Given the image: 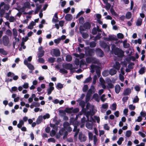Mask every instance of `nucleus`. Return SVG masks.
I'll list each match as a JSON object with an SVG mask.
<instances>
[{"mask_svg": "<svg viewBox=\"0 0 146 146\" xmlns=\"http://www.w3.org/2000/svg\"><path fill=\"white\" fill-rule=\"evenodd\" d=\"M91 27V24L88 22L84 23L83 25L80 26L79 30L81 31H84L86 30H89Z\"/></svg>", "mask_w": 146, "mask_h": 146, "instance_id": "f257e3e1", "label": "nucleus"}, {"mask_svg": "<svg viewBox=\"0 0 146 146\" xmlns=\"http://www.w3.org/2000/svg\"><path fill=\"white\" fill-rule=\"evenodd\" d=\"M114 54L118 57H122L124 56V52L118 48H116L113 52Z\"/></svg>", "mask_w": 146, "mask_h": 146, "instance_id": "f03ea898", "label": "nucleus"}, {"mask_svg": "<svg viewBox=\"0 0 146 146\" xmlns=\"http://www.w3.org/2000/svg\"><path fill=\"white\" fill-rule=\"evenodd\" d=\"M85 54L88 56H92L94 54L95 50L94 49L90 48L88 47H85Z\"/></svg>", "mask_w": 146, "mask_h": 146, "instance_id": "7ed1b4c3", "label": "nucleus"}, {"mask_svg": "<svg viewBox=\"0 0 146 146\" xmlns=\"http://www.w3.org/2000/svg\"><path fill=\"white\" fill-rule=\"evenodd\" d=\"M2 42L3 45L5 46H7L9 43L10 40L8 36L5 35L2 37Z\"/></svg>", "mask_w": 146, "mask_h": 146, "instance_id": "20e7f679", "label": "nucleus"}, {"mask_svg": "<svg viewBox=\"0 0 146 146\" xmlns=\"http://www.w3.org/2000/svg\"><path fill=\"white\" fill-rule=\"evenodd\" d=\"M95 51L97 56L100 57H103L104 55V52L100 48H96Z\"/></svg>", "mask_w": 146, "mask_h": 146, "instance_id": "39448f33", "label": "nucleus"}, {"mask_svg": "<svg viewBox=\"0 0 146 146\" xmlns=\"http://www.w3.org/2000/svg\"><path fill=\"white\" fill-rule=\"evenodd\" d=\"M87 137L82 133H79L78 135V139L81 142H85L86 140Z\"/></svg>", "mask_w": 146, "mask_h": 146, "instance_id": "423d86ee", "label": "nucleus"}, {"mask_svg": "<svg viewBox=\"0 0 146 146\" xmlns=\"http://www.w3.org/2000/svg\"><path fill=\"white\" fill-rule=\"evenodd\" d=\"M104 39L105 40L108 41L117 40V39L115 37H113L112 35H109L108 38L107 37H104Z\"/></svg>", "mask_w": 146, "mask_h": 146, "instance_id": "0eeeda50", "label": "nucleus"}, {"mask_svg": "<svg viewBox=\"0 0 146 146\" xmlns=\"http://www.w3.org/2000/svg\"><path fill=\"white\" fill-rule=\"evenodd\" d=\"M53 53L56 57L60 56V50L58 48L54 49L53 50Z\"/></svg>", "mask_w": 146, "mask_h": 146, "instance_id": "6e6552de", "label": "nucleus"}, {"mask_svg": "<svg viewBox=\"0 0 146 146\" xmlns=\"http://www.w3.org/2000/svg\"><path fill=\"white\" fill-rule=\"evenodd\" d=\"M101 46L104 49H106L108 51H109L110 50V45H108L106 42H102Z\"/></svg>", "mask_w": 146, "mask_h": 146, "instance_id": "1a4fd4ad", "label": "nucleus"}, {"mask_svg": "<svg viewBox=\"0 0 146 146\" xmlns=\"http://www.w3.org/2000/svg\"><path fill=\"white\" fill-rule=\"evenodd\" d=\"M63 67L66 69L71 70L72 69L73 65L71 64L66 63L64 65Z\"/></svg>", "mask_w": 146, "mask_h": 146, "instance_id": "9d476101", "label": "nucleus"}, {"mask_svg": "<svg viewBox=\"0 0 146 146\" xmlns=\"http://www.w3.org/2000/svg\"><path fill=\"white\" fill-rule=\"evenodd\" d=\"M131 92V90L129 88H127L124 90L123 94L124 96H128L129 95Z\"/></svg>", "mask_w": 146, "mask_h": 146, "instance_id": "9b49d317", "label": "nucleus"}, {"mask_svg": "<svg viewBox=\"0 0 146 146\" xmlns=\"http://www.w3.org/2000/svg\"><path fill=\"white\" fill-rule=\"evenodd\" d=\"M80 33L83 38L84 39H86L89 37V35L86 33H84L83 31H81L80 30Z\"/></svg>", "mask_w": 146, "mask_h": 146, "instance_id": "f8f14e48", "label": "nucleus"}, {"mask_svg": "<svg viewBox=\"0 0 146 146\" xmlns=\"http://www.w3.org/2000/svg\"><path fill=\"white\" fill-rule=\"evenodd\" d=\"M65 18L67 21H70L72 19V16L71 14H67L66 15Z\"/></svg>", "mask_w": 146, "mask_h": 146, "instance_id": "ddd939ff", "label": "nucleus"}, {"mask_svg": "<svg viewBox=\"0 0 146 146\" xmlns=\"http://www.w3.org/2000/svg\"><path fill=\"white\" fill-rule=\"evenodd\" d=\"M121 66V65L119 62H115V65H114L113 66V68L119 70Z\"/></svg>", "mask_w": 146, "mask_h": 146, "instance_id": "4468645a", "label": "nucleus"}, {"mask_svg": "<svg viewBox=\"0 0 146 146\" xmlns=\"http://www.w3.org/2000/svg\"><path fill=\"white\" fill-rule=\"evenodd\" d=\"M121 88L120 86L118 84L115 85V92L117 94H118Z\"/></svg>", "mask_w": 146, "mask_h": 146, "instance_id": "2eb2a0df", "label": "nucleus"}, {"mask_svg": "<svg viewBox=\"0 0 146 146\" xmlns=\"http://www.w3.org/2000/svg\"><path fill=\"white\" fill-rule=\"evenodd\" d=\"M73 109V107H71L70 108L66 107L64 110V111L67 113H71L72 112V110Z\"/></svg>", "mask_w": 146, "mask_h": 146, "instance_id": "dca6fc26", "label": "nucleus"}, {"mask_svg": "<svg viewBox=\"0 0 146 146\" xmlns=\"http://www.w3.org/2000/svg\"><path fill=\"white\" fill-rule=\"evenodd\" d=\"M123 46L125 48H127L129 47L130 44L129 43H127V40H125L123 42Z\"/></svg>", "mask_w": 146, "mask_h": 146, "instance_id": "f3484780", "label": "nucleus"}, {"mask_svg": "<svg viewBox=\"0 0 146 146\" xmlns=\"http://www.w3.org/2000/svg\"><path fill=\"white\" fill-rule=\"evenodd\" d=\"M142 23V19L141 18H138L137 21L136 25L137 26H141Z\"/></svg>", "mask_w": 146, "mask_h": 146, "instance_id": "a211bd4d", "label": "nucleus"}, {"mask_svg": "<svg viewBox=\"0 0 146 146\" xmlns=\"http://www.w3.org/2000/svg\"><path fill=\"white\" fill-rule=\"evenodd\" d=\"M116 73L117 71L113 68L111 69L109 71V74L111 76L115 74Z\"/></svg>", "mask_w": 146, "mask_h": 146, "instance_id": "6ab92c4d", "label": "nucleus"}, {"mask_svg": "<svg viewBox=\"0 0 146 146\" xmlns=\"http://www.w3.org/2000/svg\"><path fill=\"white\" fill-rule=\"evenodd\" d=\"M54 87H50L49 88L47 89V94L49 95L50 94L52 91L54 90Z\"/></svg>", "mask_w": 146, "mask_h": 146, "instance_id": "aec40b11", "label": "nucleus"}, {"mask_svg": "<svg viewBox=\"0 0 146 146\" xmlns=\"http://www.w3.org/2000/svg\"><path fill=\"white\" fill-rule=\"evenodd\" d=\"M80 101L79 103V105L82 108H83L85 106V102L83 100H80Z\"/></svg>", "mask_w": 146, "mask_h": 146, "instance_id": "412c9836", "label": "nucleus"}, {"mask_svg": "<svg viewBox=\"0 0 146 146\" xmlns=\"http://www.w3.org/2000/svg\"><path fill=\"white\" fill-rule=\"evenodd\" d=\"M44 50H42L41 51L37 54L38 58H41L44 55Z\"/></svg>", "mask_w": 146, "mask_h": 146, "instance_id": "4be33fe9", "label": "nucleus"}, {"mask_svg": "<svg viewBox=\"0 0 146 146\" xmlns=\"http://www.w3.org/2000/svg\"><path fill=\"white\" fill-rule=\"evenodd\" d=\"M72 59V56L71 55H67L66 57V61L69 62L71 61Z\"/></svg>", "mask_w": 146, "mask_h": 146, "instance_id": "5701e85b", "label": "nucleus"}, {"mask_svg": "<svg viewBox=\"0 0 146 146\" xmlns=\"http://www.w3.org/2000/svg\"><path fill=\"white\" fill-rule=\"evenodd\" d=\"M42 116H39L36 120V123L37 124H39L42 121Z\"/></svg>", "mask_w": 146, "mask_h": 146, "instance_id": "b1692460", "label": "nucleus"}, {"mask_svg": "<svg viewBox=\"0 0 146 146\" xmlns=\"http://www.w3.org/2000/svg\"><path fill=\"white\" fill-rule=\"evenodd\" d=\"M0 53L4 55H6L7 54V52L3 48H0Z\"/></svg>", "mask_w": 146, "mask_h": 146, "instance_id": "393cba45", "label": "nucleus"}, {"mask_svg": "<svg viewBox=\"0 0 146 146\" xmlns=\"http://www.w3.org/2000/svg\"><path fill=\"white\" fill-rule=\"evenodd\" d=\"M55 58L52 57H50L48 58V62L50 63H53L55 60Z\"/></svg>", "mask_w": 146, "mask_h": 146, "instance_id": "a878e982", "label": "nucleus"}, {"mask_svg": "<svg viewBox=\"0 0 146 146\" xmlns=\"http://www.w3.org/2000/svg\"><path fill=\"white\" fill-rule=\"evenodd\" d=\"M145 72V67H143L140 68L139 71V74H142Z\"/></svg>", "mask_w": 146, "mask_h": 146, "instance_id": "bb28decb", "label": "nucleus"}, {"mask_svg": "<svg viewBox=\"0 0 146 146\" xmlns=\"http://www.w3.org/2000/svg\"><path fill=\"white\" fill-rule=\"evenodd\" d=\"M84 19L83 17H81L79 19V22L80 24H83L84 23Z\"/></svg>", "mask_w": 146, "mask_h": 146, "instance_id": "cd10ccee", "label": "nucleus"}, {"mask_svg": "<svg viewBox=\"0 0 146 146\" xmlns=\"http://www.w3.org/2000/svg\"><path fill=\"white\" fill-rule=\"evenodd\" d=\"M124 140V138L123 137H120L118 140V141H117V144L120 145H121V143Z\"/></svg>", "mask_w": 146, "mask_h": 146, "instance_id": "c85d7f7f", "label": "nucleus"}, {"mask_svg": "<svg viewBox=\"0 0 146 146\" xmlns=\"http://www.w3.org/2000/svg\"><path fill=\"white\" fill-rule=\"evenodd\" d=\"M92 79V78L91 76H90L86 79V80L83 83L84 84L88 83Z\"/></svg>", "mask_w": 146, "mask_h": 146, "instance_id": "c756f323", "label": "nucleus"}, {"mask_svg": "<svg viewBox=\"0 0 146 146\" xmlns=\"http://www.w3.org/2000/svg\"><path fill=\"white\" fill-rule=\"evenodd\" d=\"M131 12L129 11L126 14V18L127 19H129L131 17Z\"/></svg>", "mask_w": 146, "mask_h": 146, "instance_id": "7c9ffc66", "label": "nucleus"}, {"mask_svg": "<svg viewBox=\"0 0 146 146\" xmlns=\"http://www.w3.org/2000/svg\"><path fill=\"white\" fill-rule=\"evenodd\" d=\"M27 66L29 68V69L31 70H33L34 69V66L30 63Z\"/></svg>", "mask_w": 146, "mask_h": 146, "instance_id": "2f4dec72", "label": "nucleus"}, {"mask_svg": "<svg viewBox=\"0 0 146 146\" xmlns=\"http://www.w3.org/2000/svg\"><path fill=\"white\" fill-rule=\"evenodd\" d=\"M63 86L62 84H61L60 83H58L56 86V87L57 89H61L62 88Z\"/></svg>", "mask_w": 146, "mask_h": 146, "instance_id": "473e14b6", "label": "nucleus"}, {"mask_svg": "<svg viewBox=\"0 0 146 146\" xmlns=\"http://www.w3.org/2000/svg\"><path fill=\"white\" fill-rule=\"evenodd\" d=\"M70 125V123L68 122H64L63 123L64 127L65 129H66Z\"/></svg>", "mask_w": 146, "mask_h": 146, "instance_id": "72a5a7b5", "label": "nucleus"}, {"mask_svg": "<svg viewBox=\"0 0 146 146\" xmlns=\"http://www.w3.org/2000/svg\"><path fill=\"white\" fill-rule=\"evenodd\" d=\"M92 60V58L90 57H88L86 58V62L88 64L90 63Z\"/></svg>", "mask_w": 146, "mask_h": 146, "instance_id": "f704fd0d", "label": "nucleus"}, {"mask_svg": "<svg viewBox=\"0 0 146 146\" xmlns=\"http://www.w3.org/2000/svg\"><path fill=\"white\" fill-rule=\"evenodd\" d=\"M59 72L61 73L64 74H66L68 73V71L65 70L64 68L60 69L59 70Z\"/></svg>", "mask_w": 146, "mask_h": 146, "instance_id": "c9c22d12", "label": "nucleus"}, {"mask_svg": "<svg viewBox=\"0 0 146 146\" xmlns=\"http://www.w3.org/2000/svg\"><path fill=\"white\" fill-rule=\"evenodd\" d=\"M88 88V87L87 85H85L83 86L82 88V90L83 92H86Z\"/></svg>", "mask_w": 146, "mask_h": 146, "instance_id": "e433bc0d", "label": "nucleus"}, {"mask_svg": "<svg viewBox=\"0 0 146 146\" xmlns=\"http://www.w3.org/2000/svg\"><path fill=\"white\" fill-rule=\"evenodd\" d=\"M110 11L111 14L114 16H116L117 15L116 13L115 12L114 9L111 7L110 9Z\"/></svg>", "mask_w": 146, "mask_h": 146, "instance_id": "4c0bfd02", "label": "nucleus"}, {"mask_svg": "<svg viewBox=\"0 0 146 146\" xmlns=\"http://www.w3.org/2000/svg\"><path fill=\"white\" fill-rule=\"evenodd\" d=\"M102 74L104 77L107 76L108 75V71L105 70L102 72Z\"/></svg>", "mask_w": 146, "mask_h": 146, "instance_id": "58836bf2", "label": "nucleus"}, {"mask_svg": "<svg viewBox=\"0 0 146 146\" xmlns=\"http://www.w3.org/2000/svg\"><path fill=\"white\" fill-rule=\"evenodd\" d=\"M96 43L95 42L92 41L90 43V47L94 48L96 46Z\"/></svg>", "mask_w": 146, "mask_h": 146, "instance_id": "ea45409f", "label": "nucleus"}, {"mask_svg": "<svg viewBox=\"0 0 146 146\" xmlns=\"http://www.w3.org/2000/svg\"><path fill=\"white\" fill-rule=\"evenodd\" d=\"M117 38H118L122 39L124 38L123 35L121 33H118L117 34Z\"/></svg>", "mask_w": 146, "mask_h": 146, "instance_id": "a19ab883", "label": "nucleus"}, {"mask_svg": "<svg viewBox=\"0 0 146 146\" xmlns=\"http://www.w3.org/2000/svg\"><path fill=\"white\" fill-rule=\"evenodd\" d=\"M37 61L38 62L40 63H44L45 61L43 58H39L37 60Z\"/></svg>", "mask_w": 146, "mask_h": 146, "instance_id": "79ce46f5", "label": "nucleus"}, {"mask_svg": "<svg viewBox=\"0 0 146 146\" xmlns=\"http://www.w3.org/2000/svg\"><path fill=\"white\" fill-rule=\"evenodd\" d=\"M88 134L89 139L90 140H92L93 137V135L92 133L91 132H89Z\"/></svg>", "mask_w": 146, "mask_h": 146, "instance_id": "37998d69", "label": "nucleus"}, {"mask_svg": "<svg viewBox=\"0 0 146 146\" xmlns=\"http://www.w3.org/2000/svg\"><path fill=\"white\" fill-rule=\"evenodd\" d=\"M97 31L96 27L92 29V33L93 35H96L97 33Z\"/></svg>", "mask_w": 146, "mask_h": 146, "instance_id": "c03bdc74", "label": "nucleus"}, {"mask_svg": "<svg viewBox=\"0 0 146 146\" xmlns=\"http://www.w3.org/2000/svg\"><path fill=\"white\" fill-rule=\"evenodd\" d=\"M93 98L95 99V100L98 101V96L97 94H94L93 96Z\"/></svg>", "mask_w": 146, "mask_h": 146, "instance_id": "a18cd8bd", "label": "nucleus"}, {"mask_svg": "<svg viewBox=\"0 0 146 146\" xmlns=\"http://www.w3.org/2000/svg\"><path fill=\"white\" fill-rule=\"evenodd\" d=\"M131 134V131L130 130H128L126 132V135L127 137H129L130 136Z\"/></svg>", "mask_w": 146, "mask_h": 146, "instance_id": "49530a36", "label": "nucleus"}, {"mask_svg": "<svg viewBox=\"0 0 146 146\" xmlns=\"http://www.w3.org/2000/svg\"><path fill=\"white\" fill-rule=\"evenodd\" d=\"M13 34L15 36H17V33L16 29L14 28L13 29Z\"/></svg>", "mask_w": 146, "mask_h": 146, "instance_id": "de8ad7c7", "label": "nucleus"}, {"mask_svg": "<svg viewBox=\"0 0 146 146\" xmlns=\"http://www.w3.org/2000/svg\"><path fill=\"white\" fill-rule=\"evenodd\" d=\"M48 141L49 142H51L55 143L56 142V141L54 138H50L48 139Z\"/></svg>", "mask_w": 146, "mask_h": 146, "instance_id": "09e8293b", "label": "nucleus"}, {"mask_svg": "<svg viewBox=\"0 0 146 146\" xmlns=\"http://www.w3.org/2000/svg\"><path fill=\"white\" fill-rule=\"evenodd\" d=\"M70 9V8L69 7H68L67 9H65L63 10V12L65 13H68Z\"/></svg>", "mask_w": 146, "mask_h": 146, "instance_id": "8fccbe9b", "label": "nucleus"}, {"mask_svg": "<svg viewBox=\"0 0 146 146\" xmlns=\"http://www.w3.org/2000/svg\"><path fill=\"white\" fill-rule=\"evenodd\" d=\"M139 101V98L137 96H136L135 98L133 101V102L134 103L138 102Z\"/></svg>", "mask_w": 146, "mask_h": 146, "instance_id": "3c124183", "label": "nucleus"}, {"mask_svg": "<svg viewBox=\"0 0 146 146\" xmlns=\"http://www.w3.org/2000/svg\"><path fill=\"white\" fill-rule=\"evenodd\" d=\"M129 108L131 110H134L135 109V106H134L133 104H130L129 106Z\"/></svg>", "mask_w": 146, "mask_h": 146, "instance_id": "603ef678", "label": "nucleus"}, {"mask_svg": "<svg viewBox=\"0 0 146 146\" xmlns=\"http://www.w3.org/2000/svg\"><path fill=\"white\" fill-rule=\"evenodd\" d=\"M105 94H103L100 97L101 100L103 102H104L106 99V98H104L105 97Z\"/></svg>", "mask_w": 146, "mask_h": 146, "instance_id": "864d4df0", "label": "nucleus"}, {"mask_svg": "<svg viewBox=\"0 0 146 146\" xmlns=\"http://www.w3.org/2000/svg\"><path fill=\"white\" fill-rule=\"evenodd\" d=\"M97 79V76L96 75H95L94 76V77L93 78V84H96Z\"/></svg>", "mask_w": 146, "mask_h": 146, "instance_id": "5fc2aeb1", "label": "nucleus"}, {"mask_svg": "<svg viewBox=\"0 0 146 146\" xmlns=\"http://www.w3.org/2000/svg\"><path fill=\"white\" fill-rule=\"evenodd\" d=\"M79 111V109L78 108H76L72 110V113H78Z\"/></svg>", "mask_w": 146, "mask_h": 146, "instance_id": "6e6d98bb", "label": "nucleus"}, {"mask_svg": "<svg viewBox=\"0 0 146 146\" xmlns=\"http://www.w3.org/2000/svg\"><path fill=\"white\" fill-rule=\"evenodd\" d=\"M50 117V115L48 113H46L45 115L43 116V118L44 119H48Z\"/></svg>", "mask_w": 146, "mask_h": 146, "instance_id": "4d7b16f0", "label": "nucleus"}, {"mask_svg": "<svg viewBox=\"0 0 146 146\" xmlns=\"http://www.w3.org/2000/svg\"><path fill=\"white\" fill-rule=\"evenodd\" d=\"M91 96V95L89 93H87L86 98V101L88 102V101L90 99V97Z\"/></svg>", "mask_w": 146, "mask_h": 146, "instance_id": "13d9d810", "label": "nucleus"}, {"mask_svg": "<svg viewBox=\"0 0 146 146\" xmlns=\"http://www.w3.org/2000/svg\"><path fill=\"white\" fill-rule=\"evenodd\" d=\"M41 8V5H40L36 7V10L35 11V14L37 13L39 11L40 9Z\"/></svg>", "mask_w": 146, "mask_h": 146, "instance_id": "bf43d9fd", "label": "nucleus"}, {"mask_svg": "<svg viewBox=\"0 0 146 146\" xmlns=\"http://www.w3.org/2000/svg\"><path fill=\"white\" fill-rule=\"evenodd\" d=\"M108 106L107 103L103 104L102 105V107L104 109H107L108 108Z\"/></svg>", "mask_w": 146, "mask_h": 146, "instance_id": "052dcab7", "label": "nucleus"}, {"mask_svg": "<svg viewBox=\"0 0 146 146\" xmlns=\"http://www.w3.org/2000/svg\"><path fill=\"white\" fill-rule=\"evenodd\" d=\"M106 8L107 9V10H109L111 7V4L107 2V3H106Z\"/></svg>", "mask_w": 146, "mask_h": 146, "instance_id": "680f3d73", "label": "nucleus"}, {"mask_svg": "<svg viewBox=\"0 0 146 146\" xmlns=\"http://www.w3.org/2000/svg\"><path fill=\"white\" fill-rule=\"evenodd\" d=\"M101 34L98 33L97 35L95 36V39L96 40L99 39L101 38Z\"/></svg>", "mask_w": 146, "mask_h": 146, "instance_id": "e2e57ef3", "label": "nucleus"}, {"mask_svg": "<svg viewBox=\"0 0 146 146\" xmlns=\"http://www.w3.org/2000/svg\"><path fill=\"white\" fill-rule=\"evenodd\" d=\"M117 105L115 103L112 104V110H115L116 109Z\"/></svg>", "mask_w": 146, "mask_h": 146, "instance_id": "0e129e2a", "label": "nucleus"}, {"mask_svg": "<svg viewBox=\"0 0 146 146\" xmlns=\"http://www.w3.org/2000/svg\"><path fill=\"white\" fill-rule=\"evenodd\" d=\"M4 9L8 10L10 8V6L8 4H5L4 6Z\"/></svg>", "mask_w": 146, "mask_h": 146, "instance_id": "69168bd1", "label": "nucleus"}, {"mask_svg": "<svg viewBox=\"0 0 146 146\" xmlns=\"http://www.w3.org/2000/svg\"><path fill=\"white\" fill-rule=\"evenodd\" d=\"M99 81L101 82V84H104L105 83V81L102 77H100L99 78Z\"/></svg>", "mask_w": 146, "mask_h": 146, "instance_id": "338daca9", "label": "nucleus"}, {"mask_svg": "<svg viewBox=\"0 0 146 146\" xmlns=\"http://www.w3.org/2000/svg\"><path fill=\"white\" fill-rule=\"evenodd\" d=\"M61 40V38H59L58 39H55L54 40V42L56 44H59L60 41Z\"/></svg>", "mask_w": 146, "mask_h": 146, "instance_id": "774afa93", "label": "nucleus"}]
</instances>
